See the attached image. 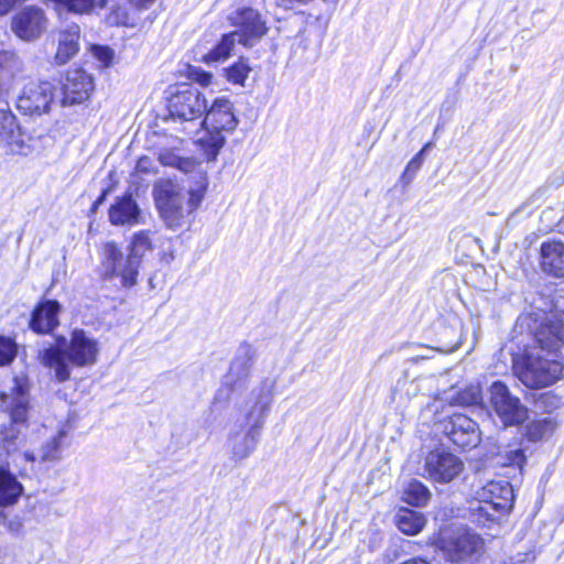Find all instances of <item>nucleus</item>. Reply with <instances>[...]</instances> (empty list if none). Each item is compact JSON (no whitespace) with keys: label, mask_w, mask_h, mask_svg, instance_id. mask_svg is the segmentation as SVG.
<instances>
[{"label":"nucleus","mask_w":564,"mask_h":564,"mask_svg":"<svg viewBox=\"0 0 564 564\" xmlns=\"http://www.w3.org/2000/svg\"><path fill=\"white\" fill-rule=\"evenodd\" d=\"M79 26L75 23L67 25L57 34V50L54 61L57 65L69 62L79 51Z\"/></svg>","instance_id":"aec40b11"},{"label":"nucleus","mask_w":564,"mask_h":564,"mask_svg":"<svg viewBox=\"0 0 564 564\" xmlns=\"http://www.w3.org/2000/svg\"><path fill=\"white\" fill-rule=\"evenodd\" d=\"M20 129L14 115L8 108L0 109V144L11 147L19 144Z\"/></svg>","instance_id":"c85d7f7f"},{"label":"nucleus","mask_w":564,"mask_h":564,"mask_svg":"<svg viewBox=\"0 0 564 564\" xmlns=\"http://www.w3.org/2000/svg\"><path fill=\"white\" fill-rule=\"evenodd\" d=\"M272 399V384L269 382L252 390L251 404L246 412L249 430L230 432L228 437V451L235 462L243 460L254 452L258 445V431L264 423Z\"/></svg>","instance_id":"20e7f679"},{"label":"nucleus","mask_w":564,"mask_h":564,"mask_svg":"<svg viewBox=\"0 0 564 564\" xmlns=\"http://www.w3.org/2000/svg\"><path fill=\"white\" fill-rule=\"evenodd\" d=\"M488 392L489 403L505 425H518L525 421L527 408L503 382L495 381Z\"/></svg>","instance_id":"9d476101"},{"label":"nucleus","mask_w":564,"mask_h":564,"mask_svg":"<svg viewBox=\"0 0 564 564\" xmlns=\"http://www.w3.org/2000/svg\"><path fill=\"white\" fill-rule=\"evenodd\" d=\"M536 345L514 358L513 372L528 388L540 389L556 382L563 373L564 312L552 314L534 333Z\"/></svg>","instance_id":"f257e3e1"},{"label":"nucleus","mask_w":564,"mask_h":564,"mask_svg":"<svg viewBox=\"0 0 564 564\" xmlns=\"http://www.w3.org/2000/svg\"><path fill=\"white\" fill-rule=\"evenodd\" d=\"M174 259V254L173 252H169V253H164L162 256V252L160 253V260L166 262V263H170L172 260Z\"/></svg>","instance_id":"a18cd8bd"},{"label":"nucleus","mask_w":564,"mask_h":564,"mask_svg":"<svg viewBox=\"0 0 564 564\" xmlns=\"http://www.w3.org/2000/svg\"><path fill=\"white\" fill-rule=\"evenodd\" d=\"M432 147V143L429 142L426 143L421 150L420 152H417L411 160L416 162L419 165L422 166L423 164V161H424V154L425 152Z\"/></svg>","instance_id":"58836bf2"},{"label":"nucleus","mask_w":564,"mask_h":564,"mask_svg":"<svg viewBox=\"0 0 564 564\" xmlns=\"http://www.w3.org/2000/svg\"><path fill=\"white\" fill-rule=\"evenodd\" d=\"M481 400V389L478 384H470L458 394V402L462 405L478 404Z\"/></svg>","instance_id":"473e14b6"},{"label":"nucleus","mask_w":564,"mask_h":564,"mask_svg":"<svg viewBox=\"0 0 564 564\" xmlns=\"http://www.w3.org/2000/svg\"><path fill=\"white\" fill-rule=\"evenodd\" d=\"M59 304L56 301H45L34 310L30 326L36 333H50L58 325L57 314Z\"/></svg>","instance_id":"5701e85b"},{"label":"nucleus","mask_w":564,"mask_h":564,"mask_svg":"<svg viewBox=\"0 0 564 564\" xmlns=\"http://www.w3.org/2000/svg\"><path fill=\"white\" fill-rule=\"evenodd\" d=\"M398 529H423L426 524L425 517L415 510L400 508L394 516Z\"/></svg>","instance_id":"c756f323"},{"label":"nucleus","mask_w":564,"mask_h":564,"mask_svg":"<svg viewBox=\"0 0 564 564\" xmlns=\"http://www.w3.org/2000/svg\"><path fill=\"white\" fill-rule=\"evenodd\" d=\"M238 124L239 119L230 98L226 96L215 98L209 109H206L202 121V127L204 126L210 135L209 142L214 156L226 142L224 133H232Z\"/></svg>","instance_id":"423d86ee"},{"label":"nucleus","mask_w":564,"mask_h":564,"mask_svg":"<svg viewBox=\"0 0 564 564\" xmlns=\"http://www.w3.org/2000/svg\"><path fill=\"white\" fill-rule=\"evenodd\" d=\"M415 173L408 171L405 169L402 175L400 176V182H402L404 186H408L413 181Z\"/></svg>","instance_id":"a19ab883"},{"label":"nucleus","mask_w":564,"mask_h":564,"mask_svg":"<svg viewBox=\"0 0 564 564\" xmlns=\"http://www.w3.org/2000/svg\"><path fill=\"white\" fill-rule=\"evenodd\" d=\"M457 347H458V344L456 343V344L445 345V346H443V347H441L438 349L441 351L448 352V351H453V350L457 349Z\"/></svg>","instance_id":"49530a36"},{"label":"nucleus","mask_w":564,"mask_h":564,"mask_svg":"<svg viewBox=\"0 0 564 564\" xmlns=\"http://www.w3.org/2000/svg\"><path fill=\"white\" fill-rule=\"evenodd\" d=\"M228 19L230 24L236 28L232 33L237 34L238 43L246 47L253 46L268 32L265 21L253 8H238Z\"/></svg>","instance_id":"9b49d317"},{"label":"nucleus","mask_w":564,"mask_h":564,"mask_svg":"<svg viewBox=\"0 0 564 564\" xmlns=\"http://www.w3.org/2000/svg\"><path fill=\"white\" fill-rule=\"evenodd\" d=\"M482 540L469 531H440L437 546L451 562H473L482 550Z\"/></svg>","instance_id":"6e6552de"},{"label":"nucleus","mask_w":564,"mask_h":564,"mask_svg":"<svg viewBox=\"0 0 564 564\" xmlns=\"http://www.w3.org/2000/svg\"><path fill=\"white\" fill-rule=\"evenodd\" d=\"M167 108L174 120L188 123L196 130L202 127L207 99L198 89L182 85L171 95Z\"/></svg>","instance_id":"0eeeda50"},{"label":"nucleus","mask_w":564,"mask_h":564,"mask_svg":"<svg viewBox=\"0 0 564 564\" xmlns=\"http://www.w3.org/2000/svg\"><path fill=\"white\" fill-rule=\"evenodd\" d=\"M30 383L26 376L13 378L9 392H0V410L8 413L13 424H24L30 412Z\"/></svg>","instance_id":"f8f14e48"},{"label":"nucleus","mask_w":564,"mask_h":564,"mask_svg":"<svg viewBox=\"0 0 564 564\" xmlns=\"http://www.w3.org/2000/svg\"><path fill=\"white\" fill-rule=\"evenodd\" d=\"M160 237L152 230H139L130 240L129 253L141 264L145 256L154 250Z\"/></svg>","instance_id":"393cba45"},{"label":"nucleus","mask_w":564,"mask_h":564,"mask_svg":"<svg viewBox=\"0 0 564 564\" xmlns=\"http://www.w3.org/2000/svg\"><path fill=\"white\" fill-rule=\"evenodd\" d=\"M430 489L417 479H410L404 484L401 499L413 507H425L431 499Z\"/></svg>","instance_id":"bb28decb"},{"label":"nucleus","mask_w":564,"mask_h":564,"mask_svg":"<svg viewBox=\"0 0 564 564\" xmlns=\"http://www.w3.org/2000/svg\"><path fill=\"white\" fill-rule=\"evenodd\" d=\"M405 169L408 171H411V172H414L415 174L417 173V171L421 169V165H419L416 162L410 160V162L408 163V165L405 166Z\"/></svg>","instance_id":"c03bdc74"},{"label":"nucleus","mask_w":564,"mask_h":564,"mask_svg":"<svg viewBox=\"0 0 564 564\" xmlns=\"http://www.w3.org/2000/svg\"><path fill=\"white\" fill-rule=\"evenodd\" d=\"M54 98V86L50 82H32L25 85L18 97L17 108L24 115L47 112Z\"/></svg>","instance_id":"ddd939ff"},{"label":"nucleus","mask_w":564,"mask_h":564,"mask_svg":"<svg viewBox=\"0 0 564 564\" xmlns=\"http://www.w3.org/2000/svg\"><path fill=\"white\" fill-rule=\"evenodd\" d=\"M444 432L449 440L463 449L476 447L480 441L478 424L464 414H453L444 424Z\"/></svg>","instance_id":"dca6fc26"},{"label":"nucleus","mask_w":564,"mask_h":564,"mask_svg":"<svg viewBox=\"0 0 564 564\" xmlns=\"http://www.w3.org/2000/svg\"><path fill=\"white\" fill-rule=\"evenodd\" d=\"M432 147V143L429 142L426 143L421 150L420 152H417L411 160L416 162L419 165L422 166L423 164V161H424V154L425 152Z\"/></svg>","instance_id":"ea45409f"},{"label":"nucleus","mask_w":564,"mask_h":564,"mask_svg":"<svg viewBox=\"0 0 564 564\" xmlns=\"http://www.w3.org/2000/svg\"><path fill=\"white\" fill-rule=\"evenodd\" d=\"M94 90V82L89 74L83 69H72L67 73L63 85V106L80 104L88 99Z\"/></svg>","instance_id":"f3484780"},{"label":"nucleus","mask_w":564,"mask_h":564,"mask_svg":"<svg viewBox=\"0 0 564 564\" xmlns=\"http://www.w3.org/2000/svg\"><path fill=\"white\" fill-rule=\"evenodd\" d=\"M18 346L10 337L0 336V367L10 365L17 357Z\"/></svg>","instance_id":"2f4dec72"},{"label":"nucleus","mask_w":564,"mask_h":564,"mask_svg":"<svg viewBox=\"0 0 564 564\" xmlns=\"http://www.w3.org/2000/svg\"><path fill=\"white\" fill-rule=\"evenodd\" d=\"M47 28L44 11L34 6H28L17 12L11 20V31L22 41L37 40Z\"/></svg>","instance_id":"4468645a"},{"label":"nucleus","mask_w":564,"mask_h":564,"mask_svg":"<svg viewBox=\"0 0 564 564\" xmlns=\"http://www.w3.org/2000/svg\"><path fill=\"white\" fill-rule=\"evenodd\" d=\"M66 436L65 430H59L56 434L47 438V441L39 448L37 454L32 452H25L22 454V458L26 462L34 463L40 460L41 463H55L62 458L61 442Z\"/></svg>","instance_id":"b1692460"},{"label":"nucleus","mask_w":564,"mask_h":564,"mask_svg":"<svg viewBox=\"0 0 564 564\" xmlns=\"http://www.w3.org/2000/svg\"><path fill=\"white\" fill-rule=\"evenodd\" d=\"M159 159L163 165H167V166H176L180 169H187L189 165V163L187 161L183 160L182 158H180L178 155H176L175 153L170 152V151L162 152L160 154Z\"/></svg>","instance_id":"c9c22d12"},{"label":"nucleus","mask_w":564,"mask_h":564,"mask_svg":"<svg viewBox=\"0 0 564 564\" xmlns=\"http://www.w3.org/2000/svg\"><path fill=\"white\" fill-rule=\"evenodd\" d=\"M25 72V64L13 50H0V101L4 100Z\"/></svg>","instance_id":"a211bd4d"},{"label":"nucleus","mask_w":564,"mask_h":564,"mask_svg":"<svg viewBox=\"0 0 564 564\" xmlns=\"http://www.w3.org/2000/svg\"><path fill=\"white\" fill-rule=\"evenodd\" d=\"M254 351L250 345H240L229 371L225 376V384L230 386L231 389L241 388L250 375Z\"/></svg>","instance_id":"6ab92c4d"},{"label":"nucleus","mask_w":564,"mask_h":564,"mask_svg":"<svg viewBox=\"0 0 564 564\" xmlns=\"http://www.w3.org/2000/svg\"><path fill=\"white\" fill-rule=\"evenodd\" d=\"M195 79L202 86H208L213 82V75L205 70H197Z\"/></svg>","instance_id":"e433bc0d"},{"label":"nucleus","mask_w":564,"mask_h":564,"mask_svg":"<svg viewBox=\"0 0 564 564\" xmlns=\"http://www.w3.org/2000/svg\"><path fill=\"white\" fill-rule=\"evenodd\" d=\"M513 489L506 479L491 480L476 491L469 508V518L477 525H501L512 508Z\"/></svg>","instance_id":"39448f33"},{"label":"nucleus","mask_w":564,"mask_h":564,"mask_svg":"<svg viewBox=\"0 0 564 564\" xmlns=\"http://www.w3.org/2000/svg\"><path fill=\"white\" fill-rule=\"evenodd\" d=\"M109 220L116 226H133L140 223V209L131 196H122L109 208Z\"/></svg>","instance_id":"4be33fe9"},{"label":"nucleus","mask_w":564,"mask_h":564,"mask_svg":"<svg viewBox=\"0 0 564 564\" xmlns=\"http://www.w3.org/2000/svg\"><path fill=\"white\" fill-rule=\"evenodd\" d=\"M207 187L205 177H199L188 187L170 178L158 180L153 185V198L166 227L173 230L188 228L205 198Z\"/></svg>","instance_id":"f03ea898"},{"label":"nucleus","mask_w":564,"mask_h":564,"mask_svg":"<svg viewBox=\"0 0 564 564\" xmlns=\"http://www.w3.org/2000/svg\"><path fill=\"white\" fill-rule=\"evenodd\" d=\"M237 43L238 37L236 33L229 32L224 34L216 46L204 55L203 62L208 65L225 62L231 56Z\"/></svg>","instance_id":"cd10ccee"},{"label":"nucleus","mask_w":564,"mask_h":564,"mask_svg":"<svg viewBox=\"0 0 564 564\" xmlns=\"http://www.w3.org/2000/svg\"><path fill=\"white\" fill-rule=\"evenodd\" d=\"M99 343L83 329H75L68 341L62 340L57 347L50 346L39 351L40 362L54 372L56 380L69 379V365L75 367L91 366L97 361Z\"/></svg>","instance_id":"7ed1b4c3"},{"label":"nucleus","mask_w":564,"mask_h":564,"mask_svg":"<svg viewBox=\"0 0 564 564\" xmlns=\"http://www.w3.org/2000/svg\"><path fill=\"white\" fill-rule=\"evenodd\" d=\"M91 54L100 63L101 67L110 66L113 58V51L108 46L94 45L91 46Z\"/></svg>","instance_id":"f704fd0d"},{"label":"nucleus","mask_w":564,"mask_h":564,"mask_svg":"<svg viewBox=\"0 0 564 564\" xmlns=\"http://www.w3.org/2000/svg\"><path fill=\"white\" fill-rule=\"evenodd\" d=\"M158 173V167L153 159L149 156H141L134 167V172L132 173V177H137L139 175H154Z\"/></svg>","instance_id":"72a5a7b5"},{"label":"nucleus","mask_w":564,"mask_h":564,"mask_svg":"<svg viewBox=\"0 0 564 564\" xmlns=\"http://www.w3.org/2000/svg\"><path fill=\"white\" fill-rule=\"evenodd\" d=\"M541 267L555 278H564V243L547 241L541 246Z\"/></svg>","instance_id":"412c9836"},{"label":"nucleus","mask_w":564,"mask_h":564,"mask_svg":"<svg viewBox=\"0 0 564 564\" xmlns=\"http://www.w3.org/2000/svg\"><path fill=\"white\" fill-rule=\"evenodd\" d=\"M131 4H133L134 7L137 8H148L150 7L151 4H153V2L155 0H129Z\"/></svg>","instance_id":"37998d69"},{"label":"nucleus","mask_w":564,"mask_h":564,"mask_svg":"<svg viewBox=\"0 0 564 564\" xmlns=\"http://www.w3.org/2000/svg\"><path fill=\"white\" fill-rule=\"evenodd\" d=\"M226 78L229 83L234 85L245 86L246 80L252 72L251 66L248 61L245 58H240L238 62L234 63L231 66L224 69Z\"/></svg>","instance_id":"7c9ffc66"},{"label":"nucleus","mask_w":564,"mask_h":564,"mask_svg":"<svg viewBox=\"0 0 564 564\" xmlns=\"http://www.w3.org/2000/svg\"><path fill=\"white\" fill-rule=\"evenodd\" d=\"M406 535L409 536H414L416 535L420 531H414V530H411V531H403Z\"/></svg>","instance_id":"de8ad7c7"},{"label":"nucleus","mask_w":564,"mask_h":564,"mask_svg":"<svg viewBox=\"0 0 564 564\" xmlns=\"http://www.w3.org/2000/svg\"><path fill=\"white\" fill-rule=\"evenodd\" d=\"M533 429H541L542 433L551 432L553 430V423L549 419H544L542 421H538L534 426H532L531 433L533 434Z\"/></svg>","instance_id":"4c0bfd02"},{"label":"nucleus","mask_w":564,"mask_h":564,"mask_svg":"<svg viewBox=\"0 0 564 564\" xmlns=\"http://www.w3.org/2000/svg\"><path fill=\"white\" fill-rule=\"evenodd\" d=\"M415 173L408 171L405 169L402 175L400 176V182H402L404 186H408L413 181Z\"/></svg>","instance_id":"79ce46f5"},{"label":"nucleus","mask_w":564,"mask_h":564,"mask_svg":"<svg viewBox=\"0 0 564 564\" xmlns=\"http://www.w3.org/2000/svg\"><path fill=\"white\" fill-rule=\"evenodd\" d=\"M23 487L17 477L4 468H0V506H10L18 501Z\"/></svg>","instance_id":"a878e982"},{"label":"nucleus","mask_w":564,"mask_h":564,"mask_svg":"<svg viewBox=\"0 0 564 564\" xmlns=\"http://www.w3.org/2000/svg\"><path fill=\"white\" fill-rule=\"evenodd\" d=\"M464 468V463L455 455L434 451L429 453L424 463V477L446 484L456 478Z\"/></svg>","instance_id":"2eb2a0df"},{"label":"nucleus","mask_w":564,"mask_h":564,"mask_svg":"<svg viewBox=\"0 0 564 564\" xmlns=\"http://www.w3.org/2000/svg\"><path fill=\"white\" fill-rule=\"evenodd\" d=\"M140 263L129 253L124 257L115 242H107L102 248V271L106 278L118 276L122 286L130 288L137 283Z\"/></svg>","instance_id":"1a4fd4ad"},{"label":"nucleus","mask_w":564,"mask_h":564,"mask_svg":"<svg viewBox=\"0 0 564 564\" xmlns=\"http://www.w3.org/2000/svg\"><path fill=\"white\" fill-rule=\"evenodd\" d=\"M104 197H105V193L101 195V197H100V198H99L95 204H96V205H97V204H100V203L102 202Z\"/></svg>","instance_id":"09e8293b"}]
</instances>
